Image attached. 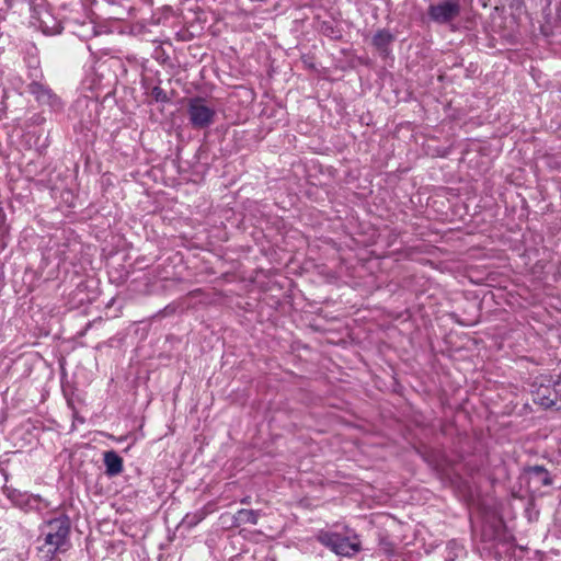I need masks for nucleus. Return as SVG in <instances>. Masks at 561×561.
<instances>
[{
  "instance_id": "f257e3e1",
  "label": "nucleus",
  "mask_w": 561,
  "mask_h": 561,
  "mask_svg": "<svg viewBox=\"0 0 561 561\" xmlns=\"http://www.w3.org/2000/svg\"><path fill=\"white\" fill-rule=\"evenodd\" d=\"M70 519L66 515L49 519L41 527L38 557L42 561H53L58 552L69 546Z\"/></svg>"
},
{
  "instance_id": "f03ea898",
  "label": "nucleus",
  "mask_w": 561,
  "mask_h": 561,
  "mask_svg": "<svg viewBox=\"0 0 561 561\" xmlns=\"http://www.w3.org/2000/svg\"><path fill=\"white\" fill-rule=\"evenodd\" d=\"M320 543L329 548L337 556L352 558L362 549V542L357 535H343L329 530H321L317 535Z\"/></svg>"
},
{
  "instance_id": "7ed1b4c3",
  "label": "nucleus",
  "mask_w": 561,
  "mask_h": 561,
  "mask_svg": "<svg viewBox=\"0 0 561 561\" xmlns=\"http://www.w3.org/2000/svg\"><path fill=\"white\" fill-rule=\"evenodd\" d=\"M43 72L37 65L31 72V82L27 84V91L31 93L36 102L42 106H48L51 111L58 112L62 108V102L60 98L54 93V91L41 80Z\"/></svg>"
},
{
  "instance_id": "20e7f679",
  "label": "nucleus",
  "mask_w": 561,
  "mask_h": 561,
  "mask_svg": "<svg viewBox=\"0 0 561 561\" xmlns=\"http://www.w3.org/2000/svg\"><path fill=\"white\" fill-rule=\"evenodd\" d=\"M187 117L194 129H205L214 124L216 108L202 96H194L187 101Z\"/></svg>"
},
{
  "instance_id": "39448f33",
  "label": "nucleus",
  "mask_w": 561,
  "mask_h": 561,
  "mask_svg": "<svg viewBox=\"0 0 561 561\" xmlns=\"http://www.w3.org/2000/svg\"><path fill=\"white\" fill-rule=\"evenodd\" d=\"M460 14V0H440L427 8L428 19L439 25H450Z\"/></svg>"
},
{
  "instance_id": "423d86ee",
  "label": "nucleus",
  "mask_w": 561,
  "mask_h": 561,
  "mask_svg": "<svg viewBox=\"0 0 561 561\" xmlns=\"http://www.w3.org/2000/svg\"><path fill=\"white\" fill-rule=\"evenodd\" d=\"M394 41L396 36L390 30L381 28L374 34L371 44L380 55L387 57L391 53V45Z\"/></svg>"
},
{
  "instance_id": "0eeeda50",
  "label": "nucleus",
  "mask_w": 561,
  "mask_h": 561,
  "mask_svg": "<svg viewBox=\"0 0 561 561\" xmlns=\"http://www.w3.org/2000/svg\"><path fill=\"white\" fill-rule=\"evenodd\" d=\"M559 392H561V382L556 383L553 388L541 386L536 392V401L545 408L556 407Z\"/></svg>"
},
{
  "instance_id": "6e6552de",
  "label": "nucleus",
  "mask_w": 561,
  "mask_h": 561,
  "mask_svg": "<svg viewBox=\"0 0 561 561\" xmlns=\"http://www.w3.org/2000/svg\"><path fill=\"white\" fill-rule=\"evenodd\" d=\"M49 507L50 503L47 500L43 499L41 495L26 493L20 508L23 510L24 512L35 511L42 513L43 511Z\"/></svg>"
},
{
  "instance_id": "1a4fd4ad",
  "label": "nucleus",
  "mask_w": 561,
  "mask_h": 561,
  "mask_svg": "<svg viewBox=\"0 0 561 561\" xmlns=\"http://www.w3.org/2000/svg\"><path fill=\"white\" fill-rule=\"evenodd\" d=\"M104 465L110 477L117 476L123 471V459L113 450L104 454Z\"/></svg>"
},
{
  "instance_id": "9d476101",
  "label": "nucleus",
  "mask_w": 561,
  "mask_h": 561,
  "mask_svg": "<svg viewBox=\"0 0 561 561\" xmlns=\"http://www.w3.org/2000/svg\"><path fill=\"white\" fill-rule=\"evenodd\" d=\"M528 473L536 478L541 485L548 486L552 484V479L548 470L542 466H533L528 468Z\"/></svg>"
},
{
  "instance_id": "9b49d317",
  "label": "nucleus",
  "mask_w": 561,
  "mask_h": 561,
  "mask_svg": "<svg viewBox=\"0 0 561 561\" xmlns=\"http://www.w3.org/2000/svg\"><path fill=\"white\" fill-rule=\"evenodd\" d=\"M234 518L241 524L256 525L259 514L256 511L242 508L236 513Z\"/></svg>"
},
{
  "instance_id": "f8f14e48",
  "label": "nucleus",
  "mask_w": 561,
  "mask_h": 561,
  "mask_svg": "<svg viewBox=\"0 0 561 561\" xmlns=\"http://www.w3.org/2000/svg\"><path fill=\"white\" fill-rule=\"evenodd\" d=\"M5 493H7V496L8 499L16 506V507H21L22 503H23V499L25 496L26 493H23L16 489H5Z\"/></svg>"
},
{
  "instance_id": "ddd939ff",
  "label": "nucleus",
  "mask_w": 561,
  "mask_h": 561,
  "mask_svg": "<svg viewBox=\"0 0 561 561\" xmlns=\"http://www.w3.org/2000/svg\"><path fill=\"white\" fill-rule=\"evenodd\" d=\"M203 518H204V514L201 512H197L194 514H187L183 518L182 524L188 528H192V527L196 526Z\"/></svg>"
},
{
  "instance_id": "4468645a",
  "label": "nucleus",
  "mask_w": 561,
  "mask_h": 561,
  "mask_svg": "<svg viewBox=\"0 0 561 561\" xmlns=\"http://www.w3.org/2000/svg\"><path fill=\"white\" fill-rule=\"evenodd\" d=\"M151 94L156 99V101H165L167 100V95H165L164 91L159 87H154L152 89Z\"/></svg>"
},
{
  "instance_id": "2eb2a0df",
  "label": "nucleus",
  "mask_w": 561,
  "mask_h": 561,
  "mask_svg": "<svg viewBox=\"0 0 561 561\" xmlns=\"http://www.w3.org/2000/svg\"><path fill=\"white\" fill-rule=\"evenodd\" d=\"M37 65V67L39 68V61L37 59H34L33 60V64H30V71H28V78H31V72L33 71L34 67Z\"/></svg>"
},
{
  "instance_id": "dca6fc26",
  "label": "nucleus",
  "mask_w": 561,
  "mask_h": 561,
  "mask_svg": "<svg viewBox=\"0 0 561 561\" xmlns=\"http://www.w3.org/2000/svg\"><path fill=\"white\" fill-rule=\"evenodd\" d=\"M241 503L242 504H249L250 503V499L249 497H244L241 500Z\"/></svg>"
}]
</instances>
